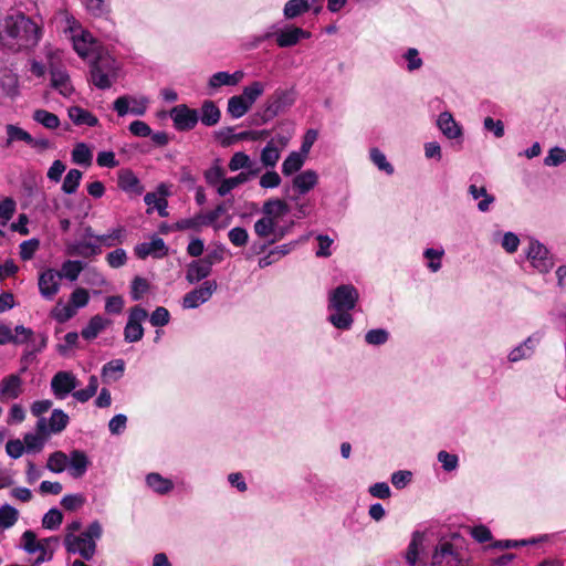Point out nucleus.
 <instances>
[{"instance_id":"obj_9","label":"nucleus","mask_w":566,"mask_h":566,"mask_svg":"<svg viewBox=\"0 0 566 566\" xmlns=\"http://www.w3.org/2000/svg\"><path fill=\"white\" fill-rule=\"evenodd\" d=\"M526 256L532 266L539 273H548L554 266V260L546 247L536 240H531Z\"/></svg>"},{"instance_id":"obj_47","label":"nucleus","mask_w":566,"mask_h":566,"mask_svg":"<svg viewBox=\"0 0 566 566\" xmlns=\"http://www.w3.org/2000/svg\"><path fill=\"white\" fill-rule=\"evenodd\" d=\"M69 454L63 451H54L46 461V469L53 473H62L67 470Z\"/></svg>"},{"instance_id":"obj_23","label":"nucleus","mask_w":566,"mask_h":566,"mask_svg":"<svg viewBox=\"0 0 566 566\" xmlns=\"http://www.w3.org/2000/svg\"><path fill=\"white\" fill-rule=\"evenodd\" d=\"M541 336L533 334L527 337L522 344L514 347L507 355V359L511 363H517L523 359H528L535 353L536 346L539 344Z\"/></svg>"},{"instance_id":"obj_53","label":"nucleus","mask_w":566,"mask_h":566,"mask_svg":"<svg viewBox=\"0 0 566 566\" xmlns=\"http://www.w3.org/2000/svg\"><path fill=\"white\" fill-rule=\"evenodd\" d=\"M33 119L48 129H55L60 125L59 117L45 109H36L33 113Z\"/></svg>"},{"instance_id":"obj_63","label":"nucleus","mask_w":566,"mask_h":566,"mask_svg":"<svg viewBox=\"0 0 566 566\" xmlns=\"http://www.w3.org/2000/svg\"><path fill=\"white\" fill-rule=\"evenodd\" d=\"M39 247H40V241L38 239H30V240L23 241L19 247L20 248V258L23 261L31 260L34 256L35 252L39 250Z\"/></svg>"},{"instance_id":"obj_56","label":"nucleus","mask_w":566,"mask_h":566,"mask_svg":"<svg viewBox=\"0 0 566 566\" xmlns=\"http://www.w3.org/2000/svg\"><path fill=\"white\" fill-rule=\"evenodd\" d=\"M75 314V308L72 307L70 303L64 304L62 301H59L54 308L51 311V316L59 323H64L71 319Z\"/></svg>"},{"instance_id":"obj_16","label":"nucleus","mask_w":566,"mask_h":566,"mask_svg":"<svg viewBox=\"0 0 566 566\" xmlns=\"http://www.w3.org/2000/svg\"><path fill=\"white\" fill-rule=\"evenodd\" d=\"M69 416L61 409H54L49 419L40 418L36 430L42 434L60 433L69 423Z\"/></svg>"},{"instance_id":"obj_64","label":"nucleus","mask_w":566,"mask_h":566,"mask_svg":"<svg viewBox=\"0 0 566 566\" xmlns=\"http://www.w3.org/2000/svg\"><path fill=\"white\" fill-rule=\"evenodd\" d=\"M389 334L384 328L370 329L365 335V340L369 345H382L388 340Z\"/></svg>"},{"instance_id":"obj_33","label":"nucleus","mask_w":566,"mask_h":566,"mask_svg":"<svg viewBox=\"0 0 566 566\" xmlns=\"http://www.w3.org/2000/svg\"><path fill=\"white\" fill-rule=\"evenodd\" d=\"M273 102L269 106V111H272L274 115L282 112L284 108L291 106L295 101L293 91L289 90H276L273 94Z\"/></svg>"},{"instance_id":"obj_15","label":"nucleus","mask_w":566,"mask_h":566,"mask_svg":"<svg viewBox=\"0 0 566 566\" xmlns=\"http://www.w3.org/2000/svg\"><path fill=\"white\" fill-rule=\"evenodd\" d=\"M170 117L174 122L175 128L180 132L192 129L199 120L198 112L189 108L185 104L175 106L170 111Z\"/></svg>"},{"instance_id":"obj_3","label":"nucleus","mask_w":566,"mask_h":566,"mask_svg":"<svg viewBox=\"0 0 566 566\" xmlns=\"http://www.w3.org/2000/svg\"><path fill=\"white\" fill-rule=\"evenodd\" d=\"M118 74V64L108 53L98 52L91 64V81L101 88L106 90L116 81Z\"/></svg>"},{"instance_id":"obj_38","label":"nucleus","mask_w":566,"mask_h":566,"mask_svg":"<svg viewBox=\"0 0 566 566\" xmlns=\"http://www.w3.org/2000/svg\"><path fill=\"white\" fill-rule=\"evenodd\" d=\"M545 539H546V536L532 537L530 539H521V541H516V539H500V541L492 542L490 547L495 548V549H500V551L513 549V548H518V547H522V546L536 545V544H538V543H541V542H543Z\"/></svg>"},{"instance_id":"obj_43","label":"nucleus","mask_w":566,"mask_h":566,"mask_svg":"<svg viewBox=\"0 0 566 566\" xmlns=\"http://www.w3.org/2000/svg\"><path fill=\"white\" fill-rule=\"evenodd\" d=\"M306 156L301 151H292L282 164V172L285 176H291L297 172L304 165Z\"/></svg>"},{"instance_id":"obj_30","label":"nucleus","mask_w":566,"mask_h":566,"mask_svg":"<svg viewBox=\"0 0 566 566\" xmlns=\"http://www.w3.org/2000/svg\"><path fill=\"white\" fill-rule=\"evenodd\" d=\"M310 36V32L297 27H290L276 34V43L281 48H287L295 45L301 39H308Z\"/></svg>"},{"instance_id":"obj_45","label":"nucleus","mask_w":566,"mask_h":566,"mask_svg":"<svg viewBox=\"0 0 566 566\" xmlns=\"http://www.w3.org/2000/svg\"><path fill=\"white\" fill-rule=\"evenodd\" d=\"M101 252L99 243L93 242H77L67 247V254L70 255H81V256H90L96 255Z\"/></svg>"},{"instance_id":"obj_60","label":"nucleus","mask_w":566,"mask_h":566,"mask_svg":"<svg viewBox=\"0 0 566 566\" xmlns=\"http://www.w3.org/2000/svg\"><path fill=\"white\" fill-rule=\"evenodd\" d=\"M207 226L203 219V214L199 213L192 218L181 219L176 222L175 228L177 230H197L199 231L202 227Z\"/></svg>"},{"instance_id":"obj_25","label":"nucleus","mask_w":566,"mask_h":566,"mask_svg":"<svg viewBox=\"0 0 566 566\" xmlns=\"http://www.w3.org/2000/svg\"><path fill=\"white\" fill-rule=\"evenodd\" d=\"M90 467V460L82 450H72L69 454L67 471L74 479L82 478Z\"/></svg>"},{"instance_id":"obj_12","label":"nucleus","mask_w":566,"mask_h":566,"mask_svg":"<svg viewBox=\"0 0 566 566\" xmlns=\"http://www.w3.org/2000/svg\"><path fill=\"white\" fill-rule=\"evenodd\" d=\"M148 313L140 306L130 310L128 322L124 328V337L128 343H135L143 338L144 328L142 323L147 318Z\"/></svg>"},{"instance_id":"obj_34","label":"nucleus","mask_w":566,"mask_h":566,"mask_svg":"<svg viewBox=\"0 0 566 566\" xmlns=\"http://www.w3.org/2000/svg\"><path fill=\"white\" fill-rule=\"evenodd\" d=\"M7 138L1 145L4 148L12 147L18 142H23L28 145L31 142V135L18 125L8 124L6 126Z\"/></svg>"},{"instance_id":"obj_21","label":"nucleus","mask_w":566,"mask_h":566,"mask_svg":"<svg viewBox=\"0 0 566 566\" xmlns=\"http://www.w3.org/2000/svg\"><path fill=\"white\" fill-rule=\"evenodd\" d=\"M213 261L210 258H203L192 261L188 264L186 280L193 284L208 277L212 271Z\"/></svg>"},{"instance_id":"obj_50","label":"nucleus","mask_w":566,"mask_h":566,"mask_svg":"<svg viewBox=\"0 0 566 566\" xmlns=\"http://www.w3.org/2000/svg\"><path fill=\"white\" fill-rule=\"evenodd\" d=\"M93 154L90 147L84 143H78L72 150V160L77 165L91 166Z\"/></svg>"},{"instance_id":"obj_29","label":"nucleus","mask_w":566,"mask_h":566,"mask_svg":"<svg viewBox=\"0 0 566 566\" xmlns=\"http://www.w3.org/2000/svg\"><path fill=\"white\" fill-rule=\"evenodd\" d=\"M51 86L64 97H70L74 93L70 75L61 69L51 70Z\"/></svg>"},{"instance_id":"obj_24","label":"nucleus","mask_w":566,"mask_h":566,"mask_svg":"<svg viewBox=\"0 0 566 566\" xmlns=\"http://www.w3.org/2000/svg\"><path fill=\"white\" fill-rule=\"evenodd\" d=\"M117 185L124 192L133 196H139L144 192V186L130 169L118 171Z\"/></svg>"},{"instance_id":"obj_7","label":"nucleus","mask_w":566,"mask_h":566,"mask_svg":"<svg viewBox=\"0 0 566 566\" xmlns=\"http://www.w3.org/2000/svg\"><path fill=\"white\" fill-rule=\"evenodd\" d=\"M99 533H67L65 545L70 553L78 554L84 559H91L95 553V538Z\"/></svg>"},{"instance_id":"obj_52","label":"nucleus","mask_w":566,"mask_h":566,"mask_svg":"<svg viewBox=\"0 0 566 566\" xmlns=\"http://www.w3.org/2000/svg\"><path fill=\"white\" fill-rule=\"evenodd\" d=\"M254 233L262 239L269 238L276 233L277 224L266 218L264 214L254 223Z\"/></svg>"},{"instance_id":"obj_20","label":"nucleus","mask_w":566,"mask_h":566,"mask_svg":"<svg viewBox=\"0 0 566 566\" xmlns=\"http://www.w3.org/2000/svg\"><path fill=\"white\" fill-rule=\"evenodd\" d=\"M0 94L15 97L19 94L18 76L0 60Z\"/></svg>"},{"instance_id":"obj_59","label":"nucleus","mask_w":566,"mask_h":566,"mask_svg":"<svg viewBox=\"0 0 566 566\" xmlns=\"http://www.w3.org/2000/svg\"><path fill=\"white\" fill-rule=\"evenodd\" d=\"M444 254L443 249H426L423 252L424 258L429 261L428 268L431 272H438L441 269V259Z\"/></svg>"},{"instance_id":"obj_48","label":"nucleus","mask_w":566,"mask_h":566,"mask_svg":"<svg viewBox=\"0 0 566 566\" xmlns=\"http://www.w3.org/2000/svg\"><path fill=\"white\" fill-rule=\"evenodd\" d=\"M250 109L251 107L240 95H234L228 99L227 112L234 119L243 117Z\"/></svg>"},{"instance_id":"obj_37","label":"nucleus","mask_w":566,"mask_h":566,"mask_svg":"<svg viewBox=\"0 0 566 566\" xmlns=\"http://www.w3.org/2000/svg\"><path fill=\"white\" fill-rule=\"evenodd\" d=\"M469 193L474 200L481 199L478 203V209L481 212L489 211L491 206L495 201L494 196L488 193L486 188L483 186L478 187L476 185H470Z\"/></svg>"},{"instance_id":"obj_39","label":"nucleus","mask_w":566,"mask_h":566,"mask_svg":"<svg viewBox=\"0 0 566 566\" xmlns=\"http://www.w3.org/2000/svg\"><path fill=\"white\" fill-rule=\"evenodd\" d=\"M125 361L123 359H113L105 364L102 368V377L104 381H116L124 375Z\"/></svg>"},{"instance_id":"obj_5","label":"nucleus","mask_w":566,"mask_h":566,"mask_svg":"<svg viewBox=\"0 0 566 566\" xmlns=\"http://www.w3.org/2000/svg\"><path fill=\"white\" fill-rule=\"evenodd\" d=\"M57 538L52 536L43 539H38L35 533H23L22 545L23 548L35 556L34 563L40 564L52 557Z\"/></svg>"},{"instance_id":"obj_6","label":"nucleus","mask_w":566,"mask_h":566,"mask_svg":"<svg viewBox=\"0 0 566 566\" xmlns=\"http://www.w3.org/2000/svg\"><path fill=\"white\" fill-rule=\"evenodd\" d=\"M434 566H469V558L464 552L458 549L453 543L443 542L438 545L432 555Z\"/></svg>"},{"instance_id":"obj_41","label":"nucleus","mask_w":566,"mask_h":566,"mask_svg":"<svg viewBox=\"0 0 566 566\" xmlns=\"http://www.w3.org/2000/svg\"><path fill=\"white\" fill-rule=\"evenodd\" d=\"M85 264L80 260H66L62 263L61 270L57 273L62 279L74 282L78 279L81 272L84 270Z\"/></svg>"},{"instance_id":"obj_55","label":"nucleus","mask_w":566,"mask_h":566,"mask_svg":"<svg viewBox=\"0 0 566 566\" xmlns=\"http://www.w3.org/2000/svg\"><path fill=\"white\" fill-rule=\"evenodd\" d=\"M82 176L83 175L78 169L69 170L62 184L63 192L67 195L76 192L82 180Z\"/></svg>"},{"instance_id":"obj_1","label":"nucleus","mask_w":566,"mask_h":566,"mask_svg":"<svg viewBox=\"0 0 566 566\" xmlns=\"http://www.w3.org/2000/svg\"><path fill=\"white\" fill-rule=\"evenodd\" d=\"M40 40V28L31 19L18 13L0 23V43L10 51L30 49Z\"/></svg>"},{"instance_id":"obj_11","label":"nucleus","mask_w":566,"mask_h":566,"mask_svg":"<svg viewBox=\"0 0 566 566\" xmlns=\"http://www.w3.org/2000/svg\"><path fill=\"white\" fill-rule=\"evenodd\" d=\"M38 287L44 300L52 301L61 290V275L57 270L49 268L42 271L38 277Z\"/></svg>"},{"instance_id":"obj_26","label":"nucleus","mask_w":566,"mask_h":566,"mask_svg":"<svg viewBox=\"0 0 566 566\" xmlns=\"http://www.w3.org/2000/svg\"><path fill=\"white\" fill-rule=\"evenodd\" d=\"M289 211V205L282 199H270L262 206V213L275 224H279L280 220H282Z\"/></svg>"},{"instance_id":"obj_42","label":"nucleus","mask_w":566,"mask_h":566,"mask_svg":"<svg viewBox=\"0 0 566 566\" xmlns=\"http://www.w3.org/2000/svg\"><path fill=\"white\" fill-rule=\"evenodd\" d=\"M147 485L158 494H167L174 489L171 480L161 476L158 473H149L146 476Z\"/></svg>"},{"instance_id":"obj_46","label":"nucleus","mask_w":566,"mask_h":566,"mask_svg":"<svg viewBox=\"0 0 566 566\" xmlns=\"http://www.w3.org/2000/svg\"><path fill=\"white\" fill-rule=\"evenodd\" d=\"M282 150L270 144L269 142L262 148L260 154L261 164L266 167L273 169L281 158Z\"/></svg>"},{"instance_id":"obj_22","label":"nucleus","mask_w":566,"mask_h":566,"mask_svg":"<svg viewBox=\"0 0 566 566\" xmlns=\"http://www.w3.org/2000/svg\"><path fill=\"white\" fill-rule=\"evenodd\" d=\"M260 172V169H254L250 171H240L238 175L233 177H228L220 182V185L217 187V193L220 197H226L229 195L233 189L239 187L240 185H243L251 180L253 177L258 176Z\"/></svg>"},{"instance_id":"obj_8","label":"nucleus","mask_w":566,"mask_h":566,"mask_svg":"<svg viewBox=\"0 0 566 566\" xmlns=\"http://www.w3.org/2000/svg\"><path fill=\"white\" fill-rule=\"evenodd\" d=\"M432 544L427 538L426 533H415L406 552V562L409 566L426 565V557Z\"/></svg>"},{"instance_id":"obj_4","label":"nucleus","mask_w":566,"mask_h":566,"mask_svg":"<svg viewBox=\"0 0 566 566\" xmlns=\"http://www.w3.org/2000/svg\"><path fill=\"white\" fill-rule=\"evenodd\" d=\"M65 22V31L70 33L73 49L81 57L85 59L91 54L97 53V43L95 39L88 31L82 28L74 17L66 15Z\"/></svg>"},{"instance_id":"obj_61","label":"nucleus","mask_w":566,"mask_h":566,"mask_svg":"<svg viewBox=\"0 0 566 566\" xmlns=\"http://www.w3.org/2000/svg\"><path fill=\"white\" fill-rule=\"evenodd\" d=\"M44 436L38 431V433H27L23 438V444L28 452H39L44 446Z\"/></svg>"},{"instance_id":"obj_35","label":"nucleus","mask_w":566,"mask_h":566,"mask_svg":"<svg viewBox=\"0 0 566 566\" xmlns=\"http://www.w3.org/2000/svg\"><path fill=\"white\" fill-rule=\"evenodd\" d=\"M67 114L75 125H87L94 127L98 124V118L95 115L80 106L70 107Z\"/></svg>"},{"instance_id":"obj_40","label":"nucleus","mask_w":566,"mask_h":566,"mask_svg":"<svg viewBox=\"0 0 566 566\" xmlns=\"http://www.w3.org/2000/svg\"><path fill=\"white\" fill-rule=\"evenodd\" d=\"M221 117V112L212 101L203 102L200 109V120L206 126H213L218 124Z\"/></svg>"},{"instance_id":"obj_19","label":"nucleus","mask_w":566,"mask_h":566,"mask_svg":"<svg viewBox=\"0 0 566 566\" xmlns=\"http://www.w3.org/2000/svg\"><path fill=\"white\" fill-rule=\"evenodd\" d=\"M167 252L168 248L159 237H154L149 242H143L135 247V254L139 259H146L149 255L159 259L165 256Z\"/></svg>"},{"instance_id":"obj_49","label":"nucleus","mask_w":566,"mask_h":566,"mask_svg":"<svg viewBox=\"0 0 566 566\" xmlns=\"http://www.w3.org/2000/svg\"><path fill=\"white\" fill-rule=\"evenodd\" d=\"M88 235L91 238H95L96 242H98L99 245L113 247L116 243H122L124 241L125 230L123 227H118L106 234L93 235L90 233Z\"/></svg>"},{"instance_id":"obj_2","label":"nucleus","mask_w":566,"mask_h":566,"mask_svg":"<svg viewBox=\"0 0 566 566\" xmlns=\"http://www.w3.org/2000/svg\"><path fill=\"white\" fill-rule=\"evenodd\" d=\"M359 294L350 284L339 285L329 294V308L335 313L329 315V322L338 329H349L354 319L349 313L358 301Z\"/></svg>"},{"instance_id":"obj_10","label":"nucleus","mask_w":566,"mask_h":566,"mask_svg":"<svg viewBox=\"0 0 566 566\" xmlns=\"http://www.w3.org/2000/svg\"><path fill=\"white\" fill-rule=\"evenodd\" d=\"M148 103L149 101L145 96L123 95L115 99L113 108L120 117L127 114L143 116L147 111Z\"/></svg>"},{"instance_id":"obj_31","label":"nucleus","mask_w":566,"mask_h":566,"mask_svg":"<svg viewBox=\"0 0 566 566\" xmlns=\"http://www.w3.org/2000/svg\"><path fill=\"white\" fill-rule=\"evenodd\" d=\"M167 195V188L165 185H160L158 187V193L157 192H147L144 197V201L147 206H154L156 210L158 211L160 217H167L168 211V202L165 199V196Z\"/></svg>"},{"instance_id":"obj_32","label":"nucleus","mask_w":566,"mask_h":566,"mask_svg":"<svg viewBox=\"0 0 566 566\" xmlns=\"http://www.w3.org/2000/svg\"><path fill=\"white\" fill-rule=\"evenodd\" d=\"M111 324V319L103 317L102 315H94L82 329L81 335L84 339L92 340Z\"/></svg>"},{"instance_id":"obj_14","label":"nucleus","mask_w":566,"mask_h":566,"mask_svg":"<svg viewBox=\"0 0 566 566\" xmlns=\"http://www.w3.org/2000/svg\"><path fill=\"white\" fill-rule=\"evenodd\" d=\"M78 386V380L71 371H57L51 379V390L55 398L65 399Z\"/></svg>"},{"instance_id":"obj_54","label":"nucleus","mask_w":566,"mask_h":566,"mask_svg":"<svg viewBox=\"0 0 566 566\" xmlns=\"http://www.w3.org/2000/svg\"><path fill=\"white\" fill-rule=\"evenodd\" d=\"M97 389H98V379L95 375H92L88 379V385L86 386V388L73 391V397H74V399H76L80 402H86L93 396H95V394L97 392Z\"/></svg>"},{"instance_id":"obj_51","label":"nucleus","mask_w":566,"mask_h":566,"mask_svg":"<svg viewBox=\"0 0 566 566\" xmlns=\"http://www.w3.org/2000/svg\"><path fill=\"white\" fill-rule=\"evenodd\" d=\"M310 2L308 0H289L285 3L283 13L286 19H294L300 14L308 11Z\"/></svg>"},{"instance_id":"obj_27","label":"nucleus","mask_w":566,"mask_h":566,"mask_svg":"<svg viewBox=\"0 0 566 566\" xmlns=\"http://www.w3.org/2000/svg\"><path fill=\"white\" fill-rule=\"evenodd\" d=\"M437 125L441 133L449 139L462 137L463 132L461 125L455 122L452 114L449 112H443L439 115Z\"/></svg>"},{"instance_id":"obj_62","label":"nucleus","mask_w":566,"mask_h":566,"mask_svg":"<svg viewBox=\"0 0 566 566\" xmlns=\"http://www.w3.org/2000/svg\"><path fill=\"white\" fill-rule=\"evenodd\" d=\"M90 302L88 292L83 287L75 289L70 296V304L75 308V312L78 308L85 307Z\"/></svg>"},{"instance_id":"obj_57","label":"nucleus","mask_w":566,"mask_h":566,"mask_svg":"<svg viewBox=\"0 0 566 566\" xmlns=\"http://www.w3.org/2000/svg\"><path fill=\"white\" fill-rule=\"evenodd\" d=\"M19 512L13 506L6 504L0 507V527L10 528L18 521Z\"/></svg>"},{"instance_id":"obj_58","label":"nucleus","mask_w":566,"mask_h":566,"mask_svg":"<svg viewBox=\"0 0 566 566\" xmlns=\"http://www.w3.org/2000/svg\"><path fill=\"white\" fill-rule=\"evenodd\" d=\"M15 210H17V203L12 198L7 197L3 200H1L0 201V223L2 226H6L12 219Z\"/></svg>"},{"instance_id":"obj_36","label":"nucleus","mask_w":566,"mask_h":566,"mask_svg":"<svg viewBox=\"0 0 566 566\" xmlns=\"http://www.w3.org/2000/svg\"><path fill=\"white\" fill-rule=\"evenodd\" d=\"M254 166L255 163L251 159V157L248 154L243 151L234 153L228 164L229 170L232 172L259 169L258 167Z\"/></svg>"},{"instance_id":"obj_18","label":"nucleus","mask_w":566,"mask_h":566,"mask_svg":"<svg viewBox=\"0 0 566 566\" xmlns=\"http://www.w3.org/2000/svg\"><path fill=\"white\" fill-rule=\"evenodd\" d=\"M243 77L244 73L242 71H235L234 73L217 72L208 80V95L216 94L221 86H235Z\"/></svg>"},{"instance_id":"obj_13","label":"nucleus","mask_w":566,"mask_h":566,"mask_svg":"<svg viewBox=\"0 0 566 566\" xmlns=\"http://www.w3.org/2000/svg\"><path fill=\"white\" fill-rule=\"evenodd\" d=\"M218 284L213 280L205 281L198 289L187 293L182 298L184 308H197L208 302L217 291Z\"/></svg>"},{"instance_id":"obj_17","label":"nucleus","mask_w":566,"mask_h":566,"mask_svg":"<svg viewBox=\"0 0 566 566\" xmlns=\"http://www.w3.org/2000/svg\"><path fill=\"white\" fill-rule=\"evenodd\" d=\"M23 392V379L20 374H10L0 380V400L7 402L19 398Z\"/></svg>"},{"instance_id":"obj_28","label":"nucleus","mask_w":566,"mask_h":566,"mask_svg":"<svg viewBox=\"0 0 566 566\" xmlns=\"http://www.w3.org/2000/svg\"><path fill=\"white\" fill-rule=\"evenodd\" d=\"M318 184V174L313 169H306L296 175L292 180L293 188L300 193L305 195L314 189Z\"/></svg>"},{"instance_id":"obj_44","label":"nucleus","mask_w":566,"mask_h":566,"mask_svg":"<svg viewBox=\"0 0 566 566\" xmlns=\"http://www.w3.org/2000/svg\"><path fill=\"white\" fill-rule=\"evenodd\" d=\"M265 86V83L261 81H253L243 87L242 94H240V96L250 107H252L256 99L263 95Z\"/></svg>"}]
</instances>
